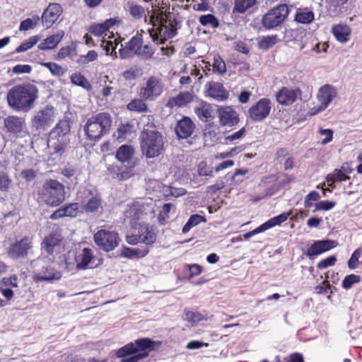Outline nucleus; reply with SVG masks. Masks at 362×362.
<instances>
[{"instance_id": "1", "label": "nucleus", "mask_w": 362, "mask_h": 362, "mask_svg": "<svg viewBox=\"0 0 362 362\" xmlns=\"http://www.w3.org/2000/svg\"><path fill=\"white\" fill-rule=\"evenodd\" d=\"M153 204L151 201H139L124 211L125 219L128 220L133 233L127 235L126 241L129 245H136L143 243L145 246L152 245L156 239L153 228L146 223L148 218L153 217Z\"/></svg>"}, {"instance_id": "2", "label": "nucleus", "mask_w": 362, "mask_h": 362, "mask_svg": "<svg viewBox=\"0 0 362 362\" xmlns=\"http://www.w3.org/2000/svg\"><path fill=\"white\" fill-rule=\"evenodd\" d=\"M37 98L38 89L31 83L16 86L7 94L8 105L16 111H29Z\"/></svg>"}, {"instance_id": "3", "label": "nucleus", "mask_w": 362, "mask_h": 362, "mask_svg": "<svg viewBox=\"0 0 362 362\" xmlns=\"http://www.w3.org/2000/svg\"><path fill=\"white\" fill-rule=\"evenodd\" d=\"M119 21L115 18H110L103 23L93 24L89 28V32L98 37H103L101 47L105 51L107 55L114 58L118 57L117 49L121 45L119 37L115 36V25Z\"/></svg>"}, {"instance_id": "4", "label": "nucleus", "mask_w": 362, "mask_h": 362, "mask_svg": "<svg viewBox=\"0 0 362 362\" xmlns=\"http://www.w3.org/2000/svg\"><path fill=\"white\" fill-rule=\"evenodd\" d=\"M160 342L147 338L135 340L121 347L116 351V356L121 358L120 362H139L146 358Z\"/></svg>"}, {"instance_id": "5", "label": "nucleus", "mask_w": 362, "mask_h": 362, "mask_svg": "<svg viewBox=\"0 0 362 362\" xmlns=\"http://www.w3.org/2000/svg\"><path fill=\"white\" fill-rule=\"evenodd\" d=\"M64 186L55 180L45 182L39 191V198L47 205L57 206L65 200Z\"/></svg>"}, {"instance_id": "6", "label": "nucleus", "mask_w": 362, "mask_h": 362, "mask_svg": "<svg viewBox=\"0 0 362 362\" xmlns=\"http://www.w3.org/2000/svg\"><path fill=\"white\" fill-rule=\"evenodd\" d=\"M110 116L107 113H99L87 119L84 126L86 135L90 140H98L106 134L111 126Z\"/></svg>"}, {"instance_id": "7", "label": "nucleus", "mask_w": 362, "mask_h": 362, "mask_svg": "<svg viewBox=\"0 0 362 362\" xmlns=\"http://www.w3.org/2000/svg\"><path fill=\"white\" fill-rule=\"evenodd\" d=\"M141 151L147 158L158 156L163 148V139L156 132L144 131L141 135Z\"/></svg>"}, {"instance_id": "8", "label": "nucleus", "mask_w": 362, "mask_h": 362, "mask_svg": "<svg viewBox=\"0 0 362 362\" xmlns=\"http://www.w3.org/2000/svg\"><path fill=\"white\" fill-rule=\"evenodd\" d=\"M18 281L16 274L4 277L0 280V308L10 305L16 296L23 297L18 292Z\"/></svg>"}, {"instance_id": "9", "label": "nucleus", "mask_w": 362, "mask_h": 362, "mask_svg": "<svg viewBox=\"0 0 362 362\" xmlns=\"http://www.w3.org/2000/svg\"><path fill=\"white\" fill-rule=\"evenodd\" d=\"M337 96L338 90L336 87L329 84L323 85L318 89L316 95L320 104L310 110V115H315L325 111Z\"/></svg>"}, {"instance_id": "10", "label": "nucleus", "mask_w": 362, "mask_h": 362, "mask_svg": "<svg viewBox=\"0 0 362 362\" xmlns=\"http://www.w3.org/2000/svg\"><path fill=\"white\" fill-rule=\"evenodd\" d=\"M70 131L69 124L66 120L59 121L54 129L50 132L47 141L49 148H53L57 152L63 150L67 144V134Z\"/></svg>"}, {"instance_id": "11", "label": "nucleus", "mask_w": 362, "mask_h": 362, "mask_svg": "<svg viewBox=\"0 0 362 362\" xmlns=\"http://www.w3.org/2000/svg\"><path fill=\"white\" fill-rule=\"evenodd\" d=\"M134 54L144 58H150L153 54V50L148 45H143L140 37H134L129 41L128 47L125 49H123L122 44L119 45L117 56L125 59L130 57Z\"/></svg>"}, {"instance_id": "12", "label": "nucleus", "mask_w": 362, "mask_h": 362, "mask_svg": "<svg viewBox=\"0 0 362 362\" xmlns=\"http://www.w3.org/2000/svg\"><path fill=\"white\" fill-rule=\"evenodd\" d=\"M289 10L286 4H281L269 11L263 17L262 23L271 29L281 24L287 18Z\"/></svg>"}, {"instance_id": "13", "label": "nucleus", "mask_w": 362, "mask_h": 362, "mask_svg": "<svg viewBox=\"0 0 362 362\" xmlns=\"http://www.w3.org/2000/svg\"><path fill=\"white\" fill-rule=\"evenodd\" d=\"M118 234L112 230H100L94 235L95 244L106 252L113 250L119 243Z\"/></svg>"}, {"instance_id": "14", "label": "nucleus", "mask_w": 362, "mask_h": 362, "mask_svg": "<svg viewBox=\"0 0 362 362\" xmlns=\"http://www.w3.org/2000/svg\"><path fill=\"white\" fill-rule=\"evenodd\" d=\"M76 269L86 270L93 269L98 266L100 262L98 261L93 251L89 248H83L76 257Z\"/></svg>"}, {"instance_id": "15", "label": "nucleus", "mask_w": 362, "mask_h": 362, "mask_svg": "<svg viewBox=\"0 0 362 362\" xmlns=\"http://www.w3.org/2000/svg\"><path fill=\"white\" fill-rule=\"evenodd\" d=\"M163 91V85L160 80L155 76L150 77L146 86L141 88L139 95L144 100H153L158 98Z\"/></svg>"}, {"instance_id": "16", "label": "nucleus", "mask_w": 362, "mask_h": 362, "mask_svg": "<svg viewBox=\"0 0 362 362\" xmlns=\"http://www.w3.org/2000/svg\"><path fill=\"white\" fill-rule=\"evenodd\" d=\"M301 90L298 88L290 86L281 88L276 94V101L284 106L293 105L301 98Z\"/></svg>"}, {"instance_id": "17", "label": "nucleus", "mask_w": 362, "mask_h": 362, "mask_svg": "<svg viewBox=\"0 0 362 362\" xmlns=\"http://www.w3.org/2000/svg\"><path fill=\"white\" fill-rule=\"evenodd\" d=\"M175 29L171 25H164L160 23L158 25H153L150 30V35L154 42L163 44L165 42L175 35Z\"/></svg>"}, {"instance_id": "18", "label": "nucleus", "mask_w": 362, "mask_h": 362, "mask_svg": "<svg viewBox=\"0 0 362 362\" xmlns=\"http://www.w3.org/2000/svg\"><path fill=\"white\" fill-rule=\"evenodd\" d=\"M216 112L219 123L223 127H231L239 122L238 114L231 106H219Z\"/></svg>"}, {"instance_id": "19", "label": "nucleus", "mask_w": 362, "mask_h": 362, "mask_svg": "<svg viewBox=\"0 0 362 362\" xmlns=\"http://www.w3.org/2000/svg\"><path fill=\"white\" fill-rule=\"evenodd\" d=\"M57 117V112L53 107L47 106L40 110L35 115L33 122L38 127L45 128L52 124Z\"/></svg>"}, {"instance_id": "20", "label": "nucleus", "mask_w": 362, "mask_h": 362, "mask_svg": "<svg viewBox=\"0 0 362 362\" xmlns=\"http://www.w3.org/2000/svg\"><path fill=\"white\" fill-rule=\"evenodd\" d=\"M337 245V242L333 240H315L308 247L306 255L310 259H314L315 257L335 248Z\"/></svg>"}, {"instance_id": "21", "label": "nucleus", "mask_w": 362, "mask_h": 362, "mask_svg": "<svg viewBox=\"0 0 362 362\" xmlns=\"http://www.w3.org/2000/svg\"><path fill=\"white\" fill-rule=\"evenodd\" d=\"M270 110V101L268 99L262 98L250 108V117L253 121H261L269 115Z\"/></svg>"}, {"instance_id": "22", "label": "nucleus", "mask_w": 362, "mask_h": 362, "mask_svg": "<svg viewBox=\"0 0 362 362\" xmlns=\"http://www.w3.org/2000/svg\"><path fill=\"white\" fill-rule=\"evenodd\" d=\"M32 247V243L28 238H23L13 243L8 250V255L13 259L25 257L28 251Z\"/></svg>"}, {"instance_id": "23", "label": "nucleus", "mask_w": 362, "mask_h": 362, "mask_svg": "<svg viewBox=\"0 0 362 362\" xmlns=\"http://www.w3.org/2000/svg\"><path fill=\"white\" fill-rule=\"evenodd\" d=\"M62 13L59 4H50L42 15V23L46 28H50Z\"/></svg>"}, {"instance_id": "24", "label": "nucleus", "mask_w": 362, "mask_h": 362, "mask_svg": "<svg viewBox=\"0 0 362 362\" xmlns=\"http://www.w3.org/2000/svg\"><path fill=\"white\" fill-rule=\"evenodd\" d=\"M206 95L218 101H224L228 98L229 93L221 83L210 82L206 85Z\"/></svg>"}, {"instance_id": "25", "label": "nucleus", "mask_w": 362, "mask_h": 362, "mask_svg": "<svg viewBox=\"0 0 362 362\" xmlns=\"http://www.w3.org/2000/svg\"><path fill=\"white\" fill-rule=\"evenodd\" d=\"M86 202L81 206V210L86 212H95L102 209V201L98 194H93L90 190L85 191Z\"/></svg>"}, {"instance_id": "26", "label": "nucleus", "mask_w": 362, "mask_h": 362, "mask_svg": "<svg viewBox=\"0 0 362 362\" xmlns=\"http://www.w3.org/2000/svg\"><path fill=\"white\" fill-rule=\"evenodd\" d=\"M81 209L78 203H71L56 210L50 218L53 220L65 216L75 217Z\"/></svg>"}, {"instance_id": "27", "label": "nucleus", "mask_w": 362, "mask_h": 362, "mask_svg": "<svg viewBox=\"0 0 362 362\" xmlns=\"http://www.w3.org/2000/svg\"><path fill=\"white\" fill-rule=\"evenodd\" d=\"M61 241L62 237L59 234L50 233L44 238L42 243V249L48 254H53L59 247Z\"/></svg>"}, {"instance_id": "28", "label": "nucleus", "mask_w": 362, "mask_h": 362, "mask_svg": "<svg viewBox=\"0 0 362 362\" xmlns=\"http://www.w3.org/2000/svg\"><path fill=\"white\" fill-rule=\"evenodd\" d=\"M149 249L147 246H141L136 248H131L122 246L119 250L121 257L128 259H140L148 255Z\"/></svg>"}, {"instance_id": "29", "label": "nucleus", "mask_w": 362, "mask_h": 362, "mask_svg": "<svg viewBox=\"0 0 362 362\" xmlns=\"http://www.w3.org/2000/svg\"><path fill=\"white\" fill-rule=\"evenodd\" d=\"M62 277L60 272L52 267H46L42 272H36L33 274V279L35 281H51L59 280Z\"/></svg>"}, {"instance_id": "30", "label": "nucleus", "mask_w": 362, "mask_h": 362, "mask_svg": "<svg viewBox=\"0 0 362 362\" xmlns=\"http://www.w3.org/2000/svg\"><path fill=\"white\" fill-rule=\"evenodd\" d=\"M332 33L338 42L346 43L350 39L351 29L346 24L339 23L332 26Z\"/></svg>"}, {"instance_id": "31", "label": "nucleus", "mask_w": 362, "mask_h": 362, "mask_svg": "<svg viewBox=\"0 0 362 362\" xmlns=\"http://www.w3.org/2000/svg\"><path fill=\"white\" fill-rule=\"evenodd\" d=\"M193 130V123L188 117H185L179 121L175 127V132L180 139L189 137L192 134Z\"/></svg>"}, {"instance_id": "32", "label": "nucleus", "mask_w": 362, "mask_h": 362, "mask_svg": "<svg viewBox=\"0 0 362 362\" xmlns=\"http://www.w3.org/2000/svg\"><path fill=\"white\" fill-rule=\"evenodd\" d=\"M4 125L8 132L18 134L23 131L25 120L16 116H9L4 119Z\"/></svg>"}, {"instance_id": "33", "label": "nucleus", "mask_w": 362, "mask_h": 362, "mask_svg": "<svg viewBox=\"0 0 362 362\" xmlns=\"http://www.w3.org/2000/svg\"><path fill=\"white\" fill-rule=\"evenodd\" d=\"M64 35V32L60 30L56 34L47 37L38 45V48L41 50L52 49L55 48L61 42Z\"/></svg>"}, {"instance_id": "34", "label": "nucleus", "mask_w": 362, "mask_h": 362, "mask_svg": "<svg viewBox=\"0 0 362 362\" xmlns=\"http://www.w3.org/2000/svg\"><path fill=\"white\" fill-rule=\"evenodd\" d=\"M134 148L129 145H122L116 151L115 158L120 163H130L134 155Z\"/></svg>"}, {"instance_id": "35", "label": "nucleus", "mask_w": 362, "mask_h": 362, "mask_svg": "<svg viewBox=\"0 0 362 362\" xmlns=\"http://www.w3.org/2000/svg\"><path fill=\"white\" fill-rule=\"evenodd\" d=\"M194 111L198 117L203 122H207L212 117V109L210 104L200 100L194 107Z\"/></svg>"}, {"instance_id": "36", "label": "nucleus", "mask_w": 362, "mask_h": 362, "mask_svg": "<svg viewBox=\"0 0 362 362\" xmlns=\"http://www.w3.org/2000/svg\"><path fill=\"white\" fill-rule=\"evenodd\" d=\"M349 171L343 166L341 169H335L333 173L327 176V182L329 186H332L335 182H341L347 180L349 177L346 175Z\"/></svg>"}, {"instance_id": "37", "label": "nucleus", "mask_w": 362, "mask_h": 362, "mask_svg": "<svg viewBox=\"0 0 362 362\" xmlns=\"http://www.w3.org/2000/svg\"><path fill=\"white\" fill-rule=\"evenodd\" d=\"M193 95L188 93H181L178 94L177 96L173 98L170 100V101L168 103V105L169 107H174V106H184L191 102L192 100Z\"/></svg>"}, {"instance_id": "38", "label": "nucleus", "mask_w": 362, "mask_h": 362, "mask_svg": "<svg viewBox=\"0 0 362 362\" xmlns=\"http://www.w3.org/2000/svg\"><path fill=\"white\" fill-rule=\"evenodd\" d=\"M293 215L292 211L281 214L279 216L273 217L262 224L265 230L272 228L274 226H279L287 220V218Z\"/></svg>"}, {"instance_id": "39", "label": "nucleus", "mask_w": 362, "mask_h": 362, "mask_svg": "<svg viewBox=\"0 0 362 362\" xmlns=\"http://www.w3.org/2000/svg\"><path fill=\"white\" fill-rule=\"evenodd\" d=\"M323 1L329 13L337 15L341 11L348 0H323Z\"/></svg>"}, {"instance_id": "40", "label": "nucleus", "mask_w": 362, "mask_h": 362, "mask_svg": "<svg viewBox=\"0 0 362 362\" xmlns=\"http://www.w3.org/2000/svg\"><path fill=\"white\" fill-rule=\"evenodd\" d=\"M314 19V13L308 8L300 9L295 16V20L298 23L307 24L311 23Z\"/></svg>"}, {"instance_id": "41", "label": "nucleus", "mask_w": 362, "mask_h": 362, "mask_svg": "<svg viewBox=\"0 0 362 362\" xmlns=\"http://www.w3.org/2000/svg\"><path fill=\"white\" fill-rule=\"evenodd\" d=\"M206 219L204 216H202L198 214L192 215L189 217L187 222L185 223V225L182 228V233H187L190 230V229L196 226H197L199 223L202 222H205Z\"/></svg>"}, {"instance_id": "42", "label": "nucleus", "mask_w": 362, "mask_h": 362, "mask_svg": "<svg viewBox=\"0 0 362 362\" xmlns=\"http://www.w3.org/2000/svg\"><path fill=\"white\" fill-rule=\"evenodd\" d=\"M71 81L73 84L81 86L87 90H89L91 88L89 81L80 73L73 74L71 76Z\"/></svg>"}, {"instance_id": "43", "label": "nucleus", "mask_w": 362, "mask_h": 362, "mask_svg": "<svg viewBox=\"0 0 362 362\" xmlns=\"http://www.w3.org/2000/svg\"><path fill=\"white\" fill-rule=\"evenodd\" d=\"M212 71L218 74H224L226 72L225 62L219 55H215L213 59Z\"/></svg>"}, {"instance_id": "44", "label": "nucleus", "mask_w": 362, "mask_h": 362, "mask_svg": "<svg viewBox=\"0 0 362 362\" xmlns=\"http://www.w3.org/2000/svg\"><path fill=\"white\" fill-rule=\"evenodd\" d=\"M40 40V37L37 35L32 36L20 45L15 50L16 53H21L23 52H26L28 49H31L34 45H35L38 41Z\"/></svg>"}, {"instance_id": "45", "label": "nucleus", "mask_w": 362, "mask_h": 362, "mask_svg": "<svg viewBox=\"0 0 362 362\" xmlns=\"http://www.w3.org/2000/svg\"><path fill=\"white\" fill-rule=\"evenodd\" d=\"M128 110L139 112H146L147 105L142 99H134L127 105Z\"/></svg>"}, {"instance_id": "46", "label": "nucleus", "mask_w": 362, "mask_h": 362, "mask_svg": "<svg viewBox=\"0 0 362 362\" xmlns=\"http://www.w3.org/2000/svg\"><path fill=\"white\" fill-rule=\"evenodd\" d=\"M117 133V139L122 141L131 136L132 134V127L129 124H121L118 127Z\"/></svg>"}, {"instance_id": "47", "label": "nucleus", "mask_w": 362, "mask_h": 362, "mask_svg": "<svg viewBox=\"0 0 362 362\" xmlns=\"http://www.w3.org/2000/svg\"><path fill=\"white\" fill-rule=\"evenodd\" d=\"M40 21L39 16H36L32 18H27L23 21L19 26V30L26 31L28 30L33 29L37 26Z\"/></svg>"}, {"instance_id": "48", "label": "nucleus", "mask_w": 362, "mask_h": 362, "mask_svg": "<svg viewBox=\"0 0 362 362\" xmlns=\"http://www.w3.org/2000/svg\"><path fill=\"white\" fill-rule=\"evenodd\" d=\"M40 64L47 68L52 75L56 76H63L65 73V69L59 64L53 62H42Z\"/></svg>"}, {"instance_id": "49", "label": "nucleus", "mask_w": 362, "mask_h": 362, "mask_svg": "<svg viewBox=\"0 0 362 362\" xmlns=\"http://www.w3.org/2000/svg\"><path fill=\"white\" fill-rule=\"evenodd\" d=\"M199 22L204 26L217 28L219 25L217 18L212 14L203 15L199 17Z\"/></svg>"}, {"instance_id": "50", "label": "nucleus", "mask_w": 362, "mask_h": 362, "mask_svg": "<svg viewBox=\"0 0 362 362\" xmlns=\"http://www.w3.org/2000/svg\"><path fill=\"white\" fill-rule=\"evenodd\" d=\"M256 2V0H235L234 10L239 13H244L246 10L252 7Z\"/></svg>"}, {"instance_id": "51", "label": "nucleus", "mask_w": 362, "mask_h": 362, "mask_svg": "<svg viewBox=\"0 0 362 362\" xmlns=\"http://www.w3.org/2000/svg\"><path fill=\"white\" fill-rule=\"evenodd\" d=\"M278 41L276 35L267 36L261 39L258 42V46L261 49H268L274 45Z\"/></svg>"}, {"instance_id": "52", "label": "nucleus", "mask_w": 362, "mask_h": 362, "mask_svg": "<svg viewBox=\"0 0 362 362\" xmlns=\"http://www.w3.org/2000/svg\"><path fill=\"white\" fill-rule=\"evenodd\" d=\"M361 281V276L356 274H349L345 276L344 279L341 286L342 287L348 290L352 287L355 284H358Z\"/></svg>"}, {"instance_id": "53", "label": "nucleus", "mask_w": 362, "mask_h": 362, "mask_svg": "<svg viewBox=\"0 0 362 362\" xmlns=\"http://www.w3.org/2000/svg\"><path fill=\"white\" fill-rule=\"evenodd\" d=\"M185 319L192 324H196L199 322L206 320V318L202 313L192 311H186Z\"/></svg>"}, {"instance_id": "54", "label": "nucleus", "mask_w": 362, "mask_h": 362, "mask_svg": "<svg viewBox=\"0 0 362 362\" xmlns=\"http://www.w3.org/2000/svg\"><path fill=\"white\" fill-rule=\"evenodd\" d=\"M134 167V164L131 166L125 168H121L118 170V172L116 173V177L118 180H127L132 177L134 175L133 168Z\"/></svg>"}, {"instance_id": "55", "label": "nucleus", "mask_w": 362, "mask_h": 362, "mask_svg": "<svg viewBox=\"0 0 362 362\" xmlns=\"http://www.w3.org/2000/svg\"><path fill=\"white\" fill-rule=\"evenodd\" d=\"M335 205L336 203L334 202L328 200L320 201L315 204V209L313 211L316 212L317 211H329L332 209Z\"/></svg>"}, {"instance_id": "56", "label": "nucleus", "mask_w": 362, "mask_h": 362, "mask_svg": "<svg viewBox=\"0 0 362 362\" xmlns=\"http://www.w3.org/2000/svg\"><path fill=\"white\" fill-rule=\"evenodd\" d=\"M245 133H246V130H245V127H243L238 132L226 136L224 138V144H229L230 142L240 139L245 136Z\"/></svg>"}, {"instance_id": "57", "label": "nucleus", "mask_w": 362, "mask_h": 362, "mask_svg": "<svg viewBox=\"0 0 362 362\" xmlns=\"http://www.w3.org/2000/svg\"><path fill=\"white\" fill-rule=\"evenodd\" d=\"M337 262V257L334 255L329 256L327 258L321 259L317 263V268L320 269H324L329 267L334 266Z\"/></svg>"}, {"instance_id": "58", "label": "nucleus", "mask_w": 362, "mask_h": 362, "mask_svg": "<svg viewBox=\"0 0 362 362\" xmlns=\"http://www.w3.org/2000/svg\"><path fill=\"white\" fill-rule=\"evenodd\" d=\"M361 255L362 250L361 248H358L354 252L351 258L348 261V266L350 269H354L356 268L358 264V259Z\"/></svg>"}, {"instance_id": "59", "label": "nucleus", "mask_w": 362, "mask_h": 362, "mask_svg": "<svg viewBox=\"0 0 362 362\" xmlns=\"http://www.w3.org/2000/svg\"><path fill=\"white\" fill-rule=\"evenodd\" d=\"M320 194L316 191L310 192L305 198L304 204L306 208L312 206L313 202H316L320 199Z\"/></svg>"}, {"instance_id": "60", "label": "nucleus", "mask_w": 362, "mask_h": 362, "mask_svg": "<svg viewBox=\"0 0 362 362\" xmlns=\"http://www.w3.org/2000/svg\"><path fill=\"white\" fill-rule=\"evenodd\" d=\"M31 71L32 67L28 64H17L12 69L14 74H30Z\"/></svg>"}, {"instance_id": "61", "label": "nucleus", "mask_w": 362, "mask_h": 362, "mask_svg": "<svg viewBox=\"0 0 362 362\" xmlns=\"http://www.w3.org/2000/svg\"><path fill=\"white\" fill-rule=\"evenodd\" d=\"M318 132L320 135L325 136V138L321 141L322 144L325 145L332 141L333 138L332 130L329 129H320Z\"/></svg>"}, {"instance_id": "62", "label": "nucleus", "mask_w": 362, "mask_h": 362, "mask_svg": "<svg viewBox=\"0 0 362 362\" xmlns=\"http://www.w3.org/2000/svg\"><path fill=\"white\" fill-rule=\"evenodd\" d=\"M97 57V52L94 50H90L86 55L81 56L80 61L82 63H88L95 61Z\"/></svg>"}, {"instance_id": "63", "label": "nucleus", "mask_w": 362, "mask_h": 362, "mask_svg": "<svg viewBox=\"0 0 362 362\" xmlns=\"http://www.w3.org/2000/svg\"><path fill=\"white\" fill-rule=\"evenodd\" d=\"M187 267L189 271V278L199 275L202 271V267L197 264H187Z\"/></svg>"}, {"instance_id": "64", "label": "nucleus", "mask_w": 362, "mask_h": 362, "mask_svg": "<svg viewBox=\"0 0 362 362\" xmlns=\"http://www.w3.org/2000/svg\"><path fill=\"white\" fill-rule=\"evenodd\" d=\"M328 47L329 45L327 42H317L312 47L311 51L315 54H320L326 52Z\"/></svg>"}]
</instances>
